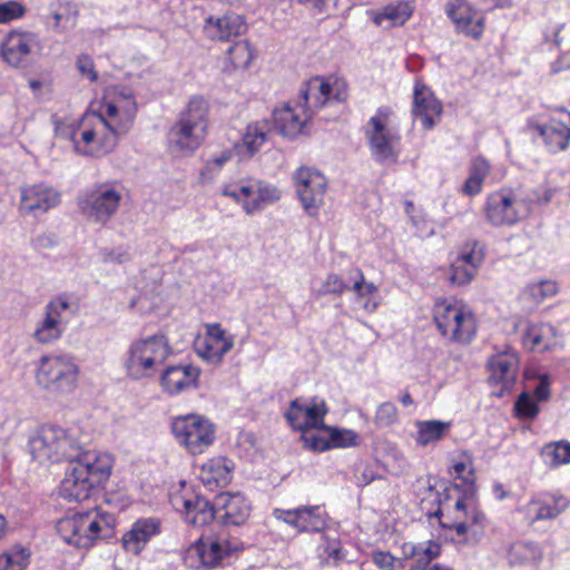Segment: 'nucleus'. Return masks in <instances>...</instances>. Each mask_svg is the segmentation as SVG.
Masks as SVG:
<instances>
[{"instance_id": "nucleus-1", "label": "nucleus", "mask_w": 570, "mask_h": 570, "mask_svg": "<svg viewBox=\"0 0 570 570\" xmlns=\"http://www.w3.org/2000/svg\"><path fill=\"white\" fill-rule=\"evenodd\" d=\"M111 468L112 459L109 454L85 451L70 461L59 487L60 495L68 501L88 500L95 487L110 475Z\"/></svg>"}, {"instance_id": "nucleus-2", "label": "nucleus", "mask_w": 570, "mask_h": 570, "mask_svg": "<svg viewBox=\"0 0 570 570\" xmlns=\"http://www.w3.org/2000/svg\"><path fill=\"white\" fill-rule=\"evenodd\" d=\"M209 127V104L193 96L168 131V146L179 156L193 155L205 141Z\"/></svg>"}, {"instance_id": "nucleus-3", "label": "nucleus", "mask_w": 570, "mask_h": 570, "mask_svg": "<svg viewBox=\"0 0 570 570\" xmlns=\"http://www.w3.org/2000/svg\"><path fill=\"white\" fill-rule=\"evenodd\" d=\"M115 524L114 514L92 510L61 518L57 531L68 544L89 548L99 539L110 538Z\"/></svg>"}, {"instance_id": "nucleus-4", "label": "nucleus", "mask_w": 570, "mask_h": 570, "mask_svg": "<svg viewBox=\"0 0 570 570\" xmlns=\"http://www.w3.org/2000/svg\"><path fill=\"white\" fill-rule=\"evenodd\" d=\"M31 454L39 463L72 461L85 451L75 431L59 425H42L30 440Z\"/></svg>"}, {"instance_id": "nucleus-5", "label": "nucleus", "mask_w": 570, "mask_h": 570, "mask_svg": "<svg viewBox=\"0 0 570 570\" xmlns=\"http://www.w3.org/2000/svg\"><path fill=\"white\" fill-rule=\"evenodd\" d=\"M79 366L68 354H47L39 358L36 367L37 385L55 395H68L78 385Z\"/></svg>"}, {"instance_id": "nucleus-6", "label": "nucleus", "mask_w": 570, "mask_h": 570, "mask_svg": "<svg viewBox=\"0 0 570 570\" xmlns=\"http://www.w3.org/2000/svg\"><path fill=\"white\" fill-rule=\"evenodd\" d=\"M433 321L440 334L450 343L469 344L476 334L473 313L458 301H438L433 306Z\"/></svg>"}, {"instance_id": "nucleus-7", "label": "nucleus", "mask_w": 570, "mask_h": 570, "mask_svg": "<svg viewBox=\"0 0 570 570\" xmlns=\"http://www.w3.org/2000/svg\"><path fill=\"white\" fill-rule=\"evenodd\" d=\"M121 199L119 183H96L79 196L78 207L88 220L106 225L118 212Z\"/></svg>"}, {"instance_id": "nucleus-8", "label": "nucleus", "mask_w": 570, "mask_h": 570, "mask_svg": "<svg viewBox=\"0 0 570 570\" xmlns=\"http://www.w3.org/2000/svg\"><path fill=\"white\" fill-rule=\"evenodd\" d=\"M171 431L177 442L191 455L204 453L216 440V425L196 413L174 417Z\"/></svg>"}, {"instance_id": "nucleus-9", "label": "nucleus", "mask_w": 570, "mask_h": 570, "mask_svg": "<svg viewBox=\"0 0 570 570\" xmlns=\"http://www.w3.org/2000/svg\"><path fill=\"white\" fill-rule=\"evenodd\" d=\"M347 97L348 88L344 80L335 78L328 81L323 77H314L302 83L296 107L302 108L306 117H313L327 102H344Z\"/></svg>"}, {"instance_id": "nucleus-10", "label": "nucleus", "mask_w": 570, "mask_h": 570, "mask_svg": "<svg viewBox=\"0 0 570 570\" xmlns=\"http://www.w3.org/2000/svg\"><path fill=\"white\" fill-rule=\"evenodd\" d=\"M240 549L242 543L238 540H230L222 532L216 537L199 538L188 548L185 561L190 567L202 566L213 569L223 566L226 558Z\"/></svg>"}, {"instance_id": "nucleus-11", "label": "nucleus", "mask_w": 570, "mask_h": 570, "mask_svg": "<svg viewBox=\"0 0 570 570\" xmlns=\"http://www.w3.org/2000/svg\"><path fill=\"white\" fill-rule=\"evenodd\" d=\"M391 114L389 107L379 108L376 115L371 117L368 121L371 129L366 130L372 154L380 163H396L397 160V153L393 145L399 140V137L386 129Z\"/></svg>"}, {"instance_id": "nucleus-12", "label": "nucleus", "mask_w": 570, "mask_h": 570, "mask_svg": "<svg viewBox=\"0 0 570 570\" xmlns=\"http://www.w3.org/2000/svg\"><path fill=\"white\" fill-rule=\"evenodd\" d=\"M169 502L177 512L184 514L187 523L195 527L210 523L216 515L215 503L187 489L170 493Z\"/></svg>"}, {"instance_id": "nucleus-13", "label": "nucleus", "mask_w": 570, "mask_h": 570, "mask_svg": "<svg viewBox=\"0 0 570 570\" xmlns=\"http://www.w3.org/2000/svg\"><path fill=\"white\" fill-rule=\"evenodd\" d=\"M489 377L488 382L492 386H499V391L493 392L497 396H503L505 392L513 387L519 371V355L507 347L502 352L492 355L488 361Z\"/></svg>"}, {"instance_id": "nucleus-14", "label": "nucleus", "mask_w": 570, "mask_h": 570, "mask_svg": "<svg viewBox=\"0 0 570 570\" xmlns=\"http://www.w3.org/2000/svg\"><path fill=\"white\" fill-rule=\"evenodd\" d=\"M296 191L305 212L315 216L324 203L326 178L316 170L299 168L295 174Z\"/></svg>"}, {"instance_id": "nucleus-15", "label": "nucleus", "mask_w": 570, "mask_h": 570, "mask_svg": "<svg viewBox=\"0 0 570 570\" xmlns=\"http://www.w3.org/2000/svg\"><path fill=\"white\" fill-rule=\"evenodd\" d=\"M483 213L492 226H511L520 216L518 199L511 189H500L488 195Z\"/></svg>"}, {"instance_id": "nucleus-16", "label": "nucleus", "mask_w": 570, "mask_h": 570, "mask_svg": "<svg viewBox=\"0 0 570 570\" xmlns=\"http://www.w3.org/2000/svg\"><path fill=\"white\" fill-rule=\"evenodd\" d=\"M328 413V407L323 400L314 397L311 403H303L299 399L291 402L285 413L289 425L301 432L312 429L321 430L325 426L324 417Z\"/></svg>"}, {"instance_id": "nucleus-17", "label": "nucleus", "mask_w": 570, "mask_h": 570, "mask_svg": "<svg viewBox=\"0 0 570 570\" xmlns=\"http://www.w3.org/2000/svg\"><path fill=\"white\" fill-rule=\"evenodd\" d=\"M60 200V193L46 184L22 186L19 210L23 215L39 216L56 207Z\"/></svg>"}, {"instance_id": "nucleus-18", "label": "nucleus", "mask_w": 570, "mask_h": 570, "mask_svg": "<svg viewBox=\"0 0 570 570\" xmlns=\"http://www.w3.org/2000/svg\"><path fill=\"white\" fill-rule=\"evenodd\" d=\"M570 505V499L560 492H541L533 495L522 511L529 523L541 520H552L564 512Z\"/></svg>"}, {"instance_id": "nucleus-19", "label": "nucleus", "mask_w": 570, "mask_h": 570, "mask_svg": "<svg viewBox=\"0 0 570 570\" xmlns=\"http://www.w3.org/2000/svg\"><path fill=\"white\" fill-rule=\"evenodd\" d=\"M70 304L65 297L51 299L45 308V316L37 325L33 338L40 344H49L59 340L63 333V313Z\"/></svg>"}, {"instance_id": "nucleus-20", "label": "nucleus", "mask_w": 570, "mask_h": 570, "mask_svg": "<svg viewBox=\"0 0 570 570\" xmlns=\"http://www.w3.org/2000/svg\"><path fill=\"white\" fill-rule=\"evenodd\" d=\"M445 12L459 32L473 39L482 37L484 18L468 0H449Z\"/></svg>"}, {"instance_id": "nucleus-21", "label": "nucleus", "mask_w": 570, "mask_h": 570, "mask_svg": "<svg viewBox=\"0 0 570 570\" xmlns=\"http://www.w3.org/2000/svg\"><path fill=\"white\" fill-rule=\"evenodd\" d=\"M278 520L301 532H320L326 528V513L321 505H302L296 509H275Z\"/></svg>"}, {"instance_id": "nucleus-22", "label": "nucleus", "mask_w": 570, "mask_h": 570, "mask_svg": "<svg viewBox=\"0 0 570 570\" xmlns=\"http://www.w3.org/2000/svg\"><path fill=\"white\" fill-rule=\"evenodd\" d=\"M454 509L456 512L463 513L465 520H455L453 522H445L441 518L443 515L442 510L439 509L434 515L439 518L440 525L442 528L455 530L459 537H465V541L475 542L483 534L484 528V514L478 509L473 508L470 512L466 511V507L461 499H459Z\"/></svg>"}, {"instance_id": "nucleus-23", "label": "nucleus", "mask_w": 570, "mask_h": 570, "mask_svg": "<svg viewBox=\"0 0 570 570\" xmlns=\"http://www.w3.org/2000/svg\"><path fill=\"white\" fill-rule=\"evenodd\" d=\"M442 112V102L435 98L430 88L417 80L413 91L412 114L414 117L421 119L425 130H430L440 121Z\"/></svg>"}, {"instance_id": "nucleus-24", "label": "nucleus", "mask_w": 570, "mask_h": 570, "mask_svg": "<svg viewBox=\"0 0 570 570\" xmlns=\"http://www.w3.org/2000/svg\"><path fill=\"white\" fill-rule=\"evenodd\" d=\"M234 346V337L228 335L219 323L208 324L206 335L198 345V354L210 363L222 362Z\"/></svg>"}, {"instance_id": "nucleus-25", "label": "nucleus", "mask_w": 570, "mask_h": 570, "mask_svg": "<svg viewBox=\"0 0 570 570\" xmlns=\"http://www.w3.org/2000/svg\"><path fill=\"white\" fill-rule=\"evenodd\" d=\"M39 47L38 36L29 31H11L1 47V55L10 66H20L33 48Z\"/></svg>"}, {"instance_id": "nucleus-26", "label": "nucleus", "mask_w": 570, "mask_h": 570, "mask_svg": "<svg viewBox=\"0 0 570 570\" xmlns=\"http://www.w3.org/2000/svg\"><path fill=\"white\" fill-rule=\"evenodd\" d=\"M245 20L236 13H227L223 17L209 16L204 23V32L210 40L229 41L234 37L246 32Z\"/></svg>"}, {"instance_id": "nucleus-27", "label": "nucleus", "mask_w": 570, "mask_h": 570, "mask_svg": "<svg viewBox=\"0 0 570 570\" xmlns=\"http://www.w3.org/2000/svg\"><path fill=\"white\" fill-rule=\"evenodd\" d=\"M216 513L224 525H242L250 514V504L242 493H220L215 499Z\"/></svg>"}, {"instance_id": "nucleus-28", "label": "nucleus", "mask_w": 570, "mask_h": 570, "mask_svg": "<svg viewBox=\"0 0 570 570\" xmlns=\"http://www.w3.org/2000/svg\"><path fill=\"white\" fill-rule=\"evenodd\" d=\"M200 371L193 365L168 366L160 375V384L165 392L178 394L190 387L197 389Z\"/></svg>"}, {"instance_id": "nucleus-29", "label": "nucleus", "mask_w": 570, "mask_h": 570, "mask_svg": "<svg viewBox=\"0 0 570 570\" xmlns=\"http://www.w3.org/2000/svg\"><path fill=\"white\" fill-rule=\"evenodd\" d=\"M527 129L535 131L550 153L563 151L570 145V128L564 122L552 120L550 124L541 125L529 119Z\"/></svg>"}, {"instance_id": "nucleus-30", "label": "nucleus", "mask_w": 570, "mask_h": 570, "mask_svg": "<svg viewBox=\"0 0 570 570\" xmlns=\"http://www.w3.org/2000/svg\"><path fill=\"white\" fill-rule=\"evenodd\" d=\"M312 117L299 115L294 107L286 102L273 111L275 129L284 137L296 138L306 132L307 122Z\"/></svg>"}, {"instance_id": "nucleus-31", "label": "nucleus", "mask_w": 570, "mask_h": 570, "mask_svg": "<svg viewBox=\"0 0 570 570\" xmlns=\"http://www.w3.org/2000/svg\"><path fill=\"white\" fill-rule=\"evenodd\" d=\"M407 557L412 559L409 570H453L449 567L433 562L441 554V546L435 541H428L411 546Z\"/></svg>"}, {"instance_id": "nucleus-32", "label": "nucleus", "mask_w": 570, "mask_h": 570, "mask_svg": "<svg viewBox=\"0 0 570 570\" xmlns=\"http://www.w3.org/2000/svg\"><path fill=\"white\" fill-rule=\"evenodd\" d=\"M199 479L209 490L226 487L232 480V470L225 458H214L203 464Z\"/></svg>"}, {"instance_id": "nucleus-33", "label": "nucleus", "mask_w": 570, "mask_h": 570, "mask_svg": "<svg viewBox=\"0 0 570 570\" xmlns=\"http://www.w3.org/2000/svg\"><path fill=\"white\" fill-rule=\"evenodd\" d=\"M82 124L95 126L97 140L104 153H108L115 147L119 132L116 122L107 120L101 114L89 112L83 116Z\"/></svg>"}, {"instance_id": "nucleus-34", "label": "nucleus", "mask_w": 570, "mask_h": 570, "mask_svg": "<svg viewBox=\"0 0 570 570\" xmlns=\"http://www.w3.org/2000/svg\"><path fill=\"white\" fill-rule=\"evenodd\" d=\"M553 327L548 324H531L523 334V345L532 351L544 352L551 348Z\"/></svg>"}, {"instance_id": "nucleus-35", "label": "nucleus", "mask_w": 570, "mask_h": 570, "mask_svg": "<svg viewBox=\"0 0 570 570\" xmlns=\"http://www.w3.org/2000/svg\"><path fill=\"white\" fill-rule=\"evenodd\" d=\"M490 174V164L482 157L472 159L469 168V177L463 184L461 191L466 196H475L482 190L483 183Z\"/></svg>"}, {"instance_id": "nucleus-36", "label": "nucleus", "mask_w": 570, "mask_h": 570, "mask_svg": "<svg viewBox=\"0 0 570 570\" xmlns=\"http://www.w3.org/2000/svg\"><path fill=\"white\" fill-rule=\"evenodd\" d=\"M170 354L171 347L164 335L145 340V370L163 365Z\"/></svg>"}, {"instance_id": "nucleus-37", "label": "nucleus", "mask_w": 570, "mask_h": 570, "mask_svg": "<svg viewBox=\"0 0 570 570\" xmlns=\"http://www.w3.org/2000/svg\"><path fill=\"white\" fill-rule=\"evenodd\" d=\"M542 560V552L537 544L529 542H519L511 547L509 551V563L511 566H532L537 567Z\"/></svg>"}, {"instance_id": "nucleus-38", "label": "nucleus", "mask_w": 570, "mask_h": 570, "mask_svg": "<svg viewBox=\"0 0 570 570\" xmlns=\"http://www.w3.org/2000/svg\"><path fill=\"white\" fill-rule=\"evenodd\" d=\"M416 426V442L421 445H428L443 439L450 430V423L438 420L420 421Z\"/></svg>"}, {"instance_id": "nucleus-39", "label": "nucleus", "mask_w": 570, "mask_h": 570, "mask_svg": "<svg viewBox=\"0 0 570 570\" xmlns=\"http://www.w3.org/2000/svg\"><path fill=\"white\" fill-rule=\"evenodd\" d=\"M253 58L250 43L247 40L237 41L227 50V61L230 67H225V70L230 72L236 69H245L250 65Z\"/></svg>"}, {"instance_id": "nucleus-40", "label": "nucleus", "mask_w": 570, "mask_h": 570, "mask_svg": "<svg viewBox=\"0 0 570 570\" xmlns=\"http://www.w3.org/2000/svg\"><path fill=\"white\" fill-rule=\"evenodd\" d=\"M541 455L552 469L568 464L570 463V442L566 440L550 442L542 448Z\"/></svg>"}, {"instance_id": "nucleus-41", "label": "nucleus", "mask_w": 570, "mask_h": 570, "mask_svg": "<svg viewBox=\"0 0 570 570\" xmlns=\"http://www.w3.org/2000/svg\"><path fill=\"white\" fill-rule=\"evenodd\" d=\"M267 122L256 121L249 124L242 138V146L246 149L248 156H253L263 146L267 138Z\"/></svg>"}, {"instance_id": "nucleus-42", "label": "nucleus", "mask_w": 570, "mask_h": 570, "mask_svg": "<svg viewBox=\"0 0 570 570\" xmlns=\"http://www.w3.org/2000/svg\"><path fill=\"white\" fill-rule=\"evenodd\" d=\"M321 431L328 433L331 449L348 448L360 444V435L353 430L338 429L325 424Z\"/></svg>"}, {"instance_id": "nucleus-43", "label": "nucleus", "mask_w": 570, "mask_h": 570, "mask_svg": "<svg viewBox=\"0 0 570 570\" xmlns=\"http://www.w3.org/2000/svg\"><path fill=\"white\" fill-rule=\"evenodd\" d=\"M281 193L274 186H264L254 189V195L252 196V200H246L245 212L247 214H253L257 210H261L266 204L273 203L279 199Z\"/></svg>"}, {"instance_id": "nucleus-44", "label": "nucleus", "mask_w": 570, "mask_h": 570, "mask_svg": "<svg viewBox=\"0 0 570 570\" xmlns=\"http://www.w3.org/2000/svg\"><path fill=\"white\" fill-rule=\"evenodd\" d=\"M121 546L126 553L139 557L142 550V521L137 520L130 530L124 533Z\"/></svg>"}, {"instance_id": "nucleus-45", "label": "nucleus", "mask_w": 570, "mask_h": 570, "mask_svg": "<svg viewBox=\"0 0 570 570\" xmlns=\"http://www.w3.org/2000/svg\"><path fill=\"white\" fill-rule=\"evenodd\" d=\"M30 553L23 548H14L0 554V570H24Z\"/></svg>"}, {"instance_id": "nucleus-46", "label": "nucleus", "mask_w": 570, "mask_h": 570, "mask_svg": "<svg viewBox=\"0 0 570 570\" xmlns=\"http://www.w3.org/2000/svg\"><path fill=\"white\" fill-rule=\"evenodd\" d=\"M411 16L407 4L386 6L376 17L375 22L382 24L383 20H389L393 26L403 24Z\"/></svg>"}, {"instance_id": "nucleus-47", "label": "nucleus", "mask_w": 570, "mask_h": 570, "mask_svg": "<svg viewBox=\"0 0 570 570\" xmlns=\"http://www.w3.org/2000/svg\"><path fill=\"white\" fill-rule=\"evenodd\" d=\"M455 259L478 271L484 261L483 247L475 240L466 243Z\"/></svg>"}, {"instance_id": "nucleus-48", "label": "nucleus", "mask_w": 570, "mask_h": 570, "mask_svg": "<svg viewBox=\"0 0 570 570\" xmlns=\"http://www.w3.org/2000/svg\"><path fill=\"white\" fill-rule=\"evenodd\" d=\"M476 275V269L469 265H463L462 261L454 259L451 264L449 281L452 285L464 286L469 284Z\"/></svg>"}, {"instance_id": "nucleus-49", "label": "nucleus", "mask_w": 570, "mask_h": 570, "mask_svg": "<svg viewBox=\"0 0 570 570\" xmlns=\"http://www.w3.org/2000/svg\"><path fill=\"white\" fill-rule=\"evenodd\" d=\"M352 287H350L342 276L335 273H330L325 281L322 283V286L316 292L317 296H324L327 294H333L336 296H342L345 291H350Z\"/></svg>"}, {"instance_id": "nucleus-50", "label": "nucleus", "mask_w": 570, "mask_h": 570, "mask_svg": "<svg viewBox=\"0 0 570 570\" xmlns=\"http://www.w3.org/2000/svg\"><path fill=\"white\" fill-rule=\"evenodd\" d=\"M128 374L132 379L142 376V342L136 341L129 350V357L126 362Z\"/></svg>"}, {"instance_id": "nucleus-51", "label": "nucleus", "mask_w": 570, "mask_h": 570, "mask_svg": "<svg viewBox=\"0 0 570 570\" xmlns=\"http://www.w3.org/2000/svg\"><path fill=\"white\" fill-rule=\"evenodd\" d=\"M515 414L520 419H533L539 412L537 402L528 394L522 393L514 403Z\"/></svg>"}, {"instance_id": "nucleus-52", "label": "nucleus", "mask_w": 570, "mask_h": 570, "mask_svg": "<svg viewBox=\"0 0 570 570\" xmlns=\"http://www.w3.org/2000/svg\"><path fill=\"white\" fill-rule=\"evenodd\" d=\"M397 420V409L391 402L382 403L375 413L374 423L377 428H386Z\"/></svg>"}, {"instance_id": "nucleus-53", "label": "nucleus", "mask_w": 570, "mask_h": 570, "mask_svg": "<svg viewBox=\"0 0 570 570\" xmlns=\"http://www.w3.org/2000/svg\"><path fill=\"white\" fill-rule=\"evenodd\" d=\"M529 293L535 302H542L558 293V285L553 281H541L529 286Z\"/></svg>"}, {"instance_id": "nucleus-54", "label": "nucleus", "mask_w": 570, "mask_h": 570, "mask_svg": "<svg viewBox=\"0 0 570 570\" xmlns=\"http://www.w3.org/2000/svg\"><path fill=\"white\" fill-rule=\"evenodd\" d=\"M348 278L353 282L352 291L358 296L372 294L376 291V286L373 283L365 282L364 274L358 267H354L350 271Z\"/></svg>"}, {"instance_id": "nucleus-55", "label": "nucleus", "mask_w": 570, "mask_h": 570, "mask_svg": "<svg viewBox=\"0 0 570 570\" xmlns=\"http://www.w3.org/2000/svg\"><path fill=\"white\" fill-rule=\"evenodd\" d=\"M304 446L315 452H324L331 449L330 438L317 433L303 432L301 436Z\"/></svg>"}, {"instance_id": "nucleus-56", "label": "nucleus", "mask_w": 570, "mask_h": 570, "mask_svg": "<svg viewBox=\"0 0 570 570\" xmlns=\"http://www.w3.org/2000/svg\"><path fill=\"white\" fill-rule=\"evenodd\" d=\"M223 195L235 199L237 203H242L245 209L246 200H252L254 188L250 186H226L223 190Z\"/></svg>"}, {"instance_id": "nucleus-57", "label": "nucleus", "mask_w": 570, "mask_h": 570, "mask_svg": "<svg viewBox=\"0 0 570 570\" xmlns=\"http://www.w3.org/2000/svg\"><path fill=\"white\" fill-rule=\"evenodd\" d=\"M229 159V154L224 153L220 157L214 158L208 161L206 166L200 170L199 181L200 184H207L213 178V173L219 170L223 165Z\"/></svg>"}, {"instance_id": "nucleus-58", "label": "nucleus", "mask_w": 570, "mask_h": 570, "mask_svg": "<svg viewBox=\"0 0 570 570\" xmlns=\"http://www.w3.org/2000/svg\"><path fill=\"white\" fill-rule=\"evenodd\" d=\"M24 12L23 7L14 1L0 4V23L9 22L21 17Z\"/></svg>"}, {"instance_id": "nucleus-59", "label": "nucleus", "mask_w": 570, "mask_h": 570, "mask_svg": "<svg viewBox=\"0 0 570 570\" xmlns=\"http://www.w3.org/2000/svg\"><path fill=\"white\" fill-rule=\"evenodd\" d=\"M47 22L57 31L65 30L75 23V18L69 13L53 11L47 16Z\"/></svg>"}, {"instance_id": "nucleus-60", "label": "nucleus", "mask_w": 570, "mask_h": 570, "mask_svg": "<svg viewBox=\"0 0 570 570\" xmlns=\"http://www.w3.org/2000/svg\"><path fill=\"white\" fill-rule=\"evenodd\" d=\"M77 68L79 72L87 77L91 82L96 81L98 75L95 70L92 59L88 55H80L77 59Z\"/></svg>"}, {"instance_id": "nucleus-61", "label": "nucleus", "mask_w": 570, "mask_h": 570, "mask_svg": "<svg viewBox=\"0 0 570 570\" xmlns=\"http://www.w3.org/2000/svg\"><path fill=\"white\" fill-rule=\"evenodd\" d=\"M373 562L383 570H395V557L390 552L375 551L372 554Z\"/></svg>"}, {"instance_id": "nucleus-62", "label": "nucleus", "mask_w": 570, "mask_h": 570, "mask_svg": "<svg viewBox=\"0 0 570 570\" xmlns=\"http://www.w3.org/2000/svg\"><path fill=\"white\" fill-rule=\"evenodd\" d=\"M163 531V521L159 517L145 518V543Z\"/></svg>"}, {"instance_id": "nucleus-63", "label": "nucleus", "mask_w": 570, "mask_h": 570, "mask_svg": "<svg viewBox=\"0 0 570 570\" xmlns=\"http://www.w3.org/2000/svg\"><path fill=\"white\" fill-rule=\"evenodd\" d=\"M452 469H453L456 478H461L465 483L473 485V479H472L473 470L472 469L469 471V476H463V473L468 469V465L465 462H456L453 464Z\"/></svg>"}, {"instance_id": "nucleus-64", "label": "nucleus", "mask_w": 570, "mask_h": 570, "mask_svg": "<svg viewBox=\"0 0 570 570\" xmlns=\"http://www.w3.org/2000/svg\"><path fill=\"white\" fill-rule=\"evenodd\" d=\"M81 126L83 127V130L81 132V140L88 145L97 140V134L94 125H83L81 122Z\"/></svg>"}]
</instances>
